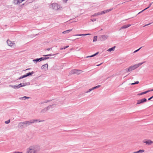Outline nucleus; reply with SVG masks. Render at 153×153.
I'll use <instances>...</instances> for the list:
<instances>
[{
  "instance_id": "obj_1",
  "label": "nucleus",
  "mask_w": 153,
  "mask_h": 153,
  "mask_svg": "<svg viewBox=\"0 0 153 153\" xmlns=\"http://www.w3.org/2000/svg\"><path fill=\"white\" fill-rule=\"evenodd\" d=\"M40 149V147L38 145L31 146L27 149L26 153H37Z\"/></svg>"
},
{
  "instance_id": "obj_2",
  "label": "nucleus",
  "mask_w": 153,
  "mask_h": 153,
  "mask_svg": "<svg viewBox=\"0 0 153 153\" xmlns=\"http://www.w3.org/2000/svg\"><path fill=\"white\" fill-rule=\"evenodd\" d=\"M144 62H143L141 63H140L137 64H136L134 65L130 66L128 68L125 69V71L126 72H131L139 67Z\"/></svg>"
},
{
  "instance_id": "obj_3",
  "label": "nucleus",
  "mask_w": 153,
  "mask_h": 153,
  "mask_svg": "<svg viewBox=\"0 0 153 153\" xmlns=\"http://www.w3.org/2000/svg\"><path fill=\"white\" fill-rule=\"evenodd\" d=\"M32 124L30 120L29 121H25L19 123L18 124V127L20 128H23L30 125Z\"/></svg>"
},
{
  "instance_id": "obj_4",
  "label": "nucleus",
  "mask_w": 153,
  "mask_h": 153,
  "mask_svg": "<svg viewBox=\"0 0 153 153\" xmlns=\"http://www.w3.org/2000/svg\"><path fill=\"white\" fill-rule=\"evenodd\" d=\"M82 72L83 71L82 70L75 69L72 70L71 71L70 74H76L78 75L79 74Z\"/></svg>"
},
{
  "instance_id": "obj_5",
  "label": "nucleus",
  "mask_w": 153,
  "mask_h": 153,
  "mask_svg": "<svg viewBox=\"0 0 153 153\" xmlns=\"http://www.w3.org/2000/svg\"><path fill=\"white\" fill-rule=\"evenodd\" d=\"M54 105H52L48 106L47 107L45 108L44 109H42L40 111V113H44L46 112L48 110L50 109L51 108H52V106H53Z\"/></svg>"
},
{
  "instance_id": "obj_6",
  "label": "nucleus",
  "mask_w": 153,
  "mask_h": 153,
  "mask_svg": "<svg viewBox=\"0 0 153 153\" xmlns=\"http://www.w3.org/2000/svg\"><path fill=\"white\" fill-rule=\"evenodd\" d=\"M143 142L148 145H150L153 144V141L150 139L147 140H144L143 141Z\"/></svg>"
},
{
  "instance_id": "obj_7",
  "label": "nucleus",
  "mask_w": 153,
  "mask_h": 153,
  "mask_svg": "<svg viewBox=\"0 0 153 153\" xmlns=\"http://www.w3.org/2000/svg\"><path fill=\"white\" fill-rule=\"evenodd\" d=\"M147 101L146 98H143L141 100H138L137 101V102L136 104V105H137L139 104H141L143 103L144 102H146Z\"/></svg>"
},
{
  "instance_id": "obj_8",
  "label": "nucleus",
  "mask_w": 153,
  "mask_h": 153,
  "mask_svg": "<svg viewBox=\"0 0 153 153\" xmlns=\"http://www.w3.org/2000/svg\"><path fill=\"white\" fill-rule=\"evenodd\" d=\"M108 37V36L105 35L100 36L99 37V39L101 41H104Z\"/></svg>"
},
{
  "instance_id": "obj_9",
  "label": "nucleus",
  "mask_w": 153,
  "mask_h": 153,
  "mask_svg": "<svg viewBox=\"0 0 153 153\" xmlns=\"http://www.w3.org/2000/svg\"><path fill=\"white\" fill-rule=\"evenodd\" d=\"M30 120L32 124L33 123L35 122H44V120H39L37 119L31 120Z\"/></svg>"
},
{
  "instance_id": "obj_10",
  "label": "nucleus",
  "mask_w": 153,
  "mask_h": 153,
  "mask_svg": "<svg viewBox=\"0 0 153 153\" xmlns=\"http://www.w3.org/2000/svg\"><path fill=\"white\" fill-rule=\"evenodd\" d=\"M44 58L43 57H41L39 58H37L36 59H33V61L34 62H36V63L37 62L39 61L40 62L42 60H44Z\"/></svg>"
},
{
  "instance_id": "obj_11",
  "label": "nucleus",
  "mask_w": 153,
  "mask_h": 153,
  "mask_svg": "<svg viewBox=\"0 0 153 153\" xmlns=\"http://www.w3.org/2000/svg\"><path fill=\"white\" fill-rule=\"evenodd\" d=\"M51 5L52 8L53 9L56 10L58 9V4L56 3L52 4Z\"/></svg>"
},
{
  "instance_id": "obj_12",
  "label": "nucleus",
  "mask_w": 153,
  "mask_h": 153,
  "mask_svg": "<svg viewBox=\"0 0 153 153\" xmlns=\"http://www.w3.org/2000/svg\"><path fill=\"white\" fill-rule=\"evenodd\" d=\"M113 8H110L109 9L106 10H105L104 11L101 12L100 13H101V15L102 14H105V13H108V12H109V11H111L112 10H113Z\"/></svg>"
},
{
  "instance_id": "obj_13",
  "label": "nucleus",
  "mask_w": 153,
  "mask_h": 153,
  "mask_svg": "<svg viewBox=\"0 0 153 153\" xmlns=\"http://www.w3.org/2000/svg\"><path fill=\"white\" fill-rule=\"evenodd\" d=\"M7 42L8 45L10 47H12L13 45H15L14 43L12 42L9 40L8 39L7 40Z\"/></svg>"
},
{
  "instance_id": "obj_14",
  "label": "nucleus",
  "mask_w": 153,
  "mask_h": 153,
  "mask_svg": "<svg viewBox=\"0 0 153 153\" xmlns=\"http://www.w3.org/2000/svg\"><path fill=\"white\" fill-rule=\"evenodd\" d=\"M42 69L46 70L48 69V64H45L42 65L41 67Z\"/></svg>"
},
{
  "instance_id": "obj_15",
  "label": "nucleus",
  "mask_w": 153,
  "mask_h": 153,
  "mask_svg": "<svg viewBox=\"0 0 153 153\" xmlns=\"http://www.w3.org/2000/svg\"><path fill=\"white\" fill-rule=\"evenodd\" d=\"M131 25L130 24L123 25L121 27L120 30H121V29H126L127 28H128V27H129Z\"/></svg>"
},
{
  "instance_id": "obj_16",
  "label": "nucleus",
  "mask_w": 153,
  "mask_h": 153,
  "mask_svg": "<svg viewBox=\"0 0 153 153\" xmlns=\"http://www.w3.org/2000/svg\"><path fill=\"white\" fill-rule=\"evenodd\" d=\"M30 97H27L26 96H24L23 97H20L19 98V100H25L27 99L30 98Z\"/></svg>"
},
{
  "instance_id": "obj_17",
  "label": "nucleus",
  "mask_w": 153,
  "mask_h": 153,
  "mask_svg": "<svg viewBox=\"0 0 153 153\" xmlns=\"http://www.w3.org/2000/svg\"><path fill=\"white\" fill-rule=\"evenodd\" d=\"M101 15L100 12H99L97 13H95L93 15L91 16V17H95L97 16Z\"/></svg>"
},
{
  "instance_id": "obj_18",
  "label": "nucleus",
  "mask_w": 153,
  "mask_h": 153,
  "mask_svg": "<svg viewBox=\"0 0 153 153\" xmlns=\"http://www.w3.org/2000/svg\"><path fill=\"white\" fill-rule=\"evenodd\" d=\"M27 74H25V75H23V76H21V77H19L18 79H17V80H20L21 79H23V78H25V77H27Z\"/></svg>"
},
{
  "instance_id": "obj_19",
  "label": "nucleus",
  "mask_w": 153,
  "mask_h": 153,
  "mask_svg": "<svg viewBox=\"0 0 153 153\" xmlns=\"http://www.w3.org/2000/svg\"><path fill=\"white\" fill-rule=\"evenodd\" d=\"M144 152V150H141L140 149L139 151L137 152H133L134 153H142Z\"/></svg>"
},
{
  "instance_id": "obj_20",
  "label": "nucleus",
  "mask_w": 153,
  "mask_h": 153,
  "mask_svg": "<svg viewBox=\"0 0 153 153\" xmlns=\"http://www.w3.org/2000/svg\"><path fill=\"white\" fill-rule=\"evenodd\" d=\"M115 46H114L111 48H109L107 50V51L110 52H111L112 51H114L115 49Z\"/></svg>"
},
{
  "instance_id": "obj_21",
  "label": "nucleus",
  "mask_w": 153,
  "mask_h": 153,
  "mask_svg": "<svg viewBox=\"0 0 153 153\" xmlns=\"http://www.w3.org/2000/svg\"><path fill=\"white\" fill-rule=\"evenodd\" d=\"M58 54V53L53 54H47V55H44L43 56H53L56 55Z\"/></svg>"
},
{
  "instance_id": "obj_22",
  "label": "nucleus",
  "mask_w": 153,
  "mask_h": 153,
  "mask_svg": "<svg viewBox=\"0 0 153 153\" xmlns=\"http://www.w3.org/2000/svg\"><path fill=\"white\" fill-rule=\"evenodd\" d=\"M99 53V52H97L96 53L94 54L93 55H92L91 56H87L86 57V58H89V57H93V56H96V55H97Z\"/></svg>"
},
{
  "instance_id": "obj_23",
  "label": "nucleus",
  "mask_w": 153,
  "mask_h": 153,
  "mask_svg": "<svg viewBox=\"0 0 153 153\" xmlns=\"http://www.w3.org/2000/svg\"><path fill=\"white\" fill-rule=\"evenodd\" d=\"M72 30V29L68 30H67L63 31L62 33L64 34L68 33L69 32L71 31Z\"/></svg>"
},
{
  "instance_id": "obj_24",
  "label": "nucleus",
  "mask_w": 153,
  "mask_h": 153,
  "mask_svg": "<svg viewBox=\"0 0 153 153\" xmlns=\"http://www.w3.org/2000/svg\"><path fill=\"white\" fill-rule=\"evenodd\" d=\"M9 86L10 87H11L12 88H14L15 89H17L18 88L17 85H10Z\"/></svg>"
},
{
  "instance_id": "obj_25",
  "label": "nucleus",
  "mask_w": 153,
  "mask_h": 153,
  "mask_svg": "<svg viewBox=\"0 0 153 153\" xmlns=\"http://www.w3.org/2000/svg\"><path fill=\"white\" fill-rule=\"evenodd\" d=\"M13 2L15 4H18L20 3L19 0H14Z\"/></svg>"
},
{
  "instance_id": "obj_26",
  "label": "nucleus",
  "mask_w": 153,
  "mask_h": 153,
  "mask_svg": "<svg viewBox=\"0 0 153 153\" xmlns=\"http://www.w3.org/2000/svg\"><path fill=\"white\" fill-rule=\"evenodd\" d=\"M34 73V71H32L31 72H29L27 74V76H30L32 74H33Z\"/></svg>"
},
{
  "instance_id": "obj_27",
  "label": "nucleus",
  "mask_w": 153,
  "mask_h": 153,
  "mask_svg": "<svg viewBox=\"0 0 153 153\" xmlns=\"http://www.w3.org/2000/svg\"><path fill=\"white\" fill-rule=\"evenodd\" d=\"M97 36H95L94 37V39L93 41V42H95L97 41Z\"/></svg>"
},
{
  "instance_id": "obj_28",
  "label": "nucleus",
  "mask_w": 153,
  "mask_h": 153,
  "mask_svg": "<svg viewBox=\"0 0 153 153\" xmlns=\"http://www.w3.org/2000/svg\"><path fill=\"white\" fill-rule=\"evenodd\" d=\"M153 3V2L150 3V4H149V6L147 7L146 8H145L144 10H143V11H144V10H146L149 8L151 6V5H152V4Z\"/></svg>"
},
{
  "instance_id": "obj_29",
  "label": "nucleus",
  "mask_w": 153,
  "mask_h": 153,
  "mask_svg": "<svg viewBox=\"0 0 153 153\" xmlns=\"http://www.w3.org/2000/svg\"><path fill=\"white\" fill-rule=\"evenodd\" d=\"M10 122V120H7V121H5V123H6V124H8Z\"/></svg>"
},
{
  "instance_id": "obj_30",
  "label": "nucleus",
  "mask_w": 153,
  "mask_h": 153,
  "mask_svg": "<svg viewBox=\"0 0 153 153\" xmlns=\"http://www.w3.org/2000/svg\"><path fill=\"white\" fill-rule=\"evenodd\" d=\"M142 47H140V48H139L138 49L135 50V51H134V53H135L137 52Z\"/></svg>"
},
{
  "instance_id": "obj_31",
  "label": "nucleus",
  "mask_w": 153,
  "mask_h": 153,
  "mask_svg": "<svg viewBox=\"0 0 153 153\" xmlns=\"http://www.w3.org/2000/svg\"><path fill=\"white\" fill-rule=\"evenodd\" d=\"M22 84V87L25 86L27 85V83L26 82L25 83H23Z\"/></svg>"
},
{
  "instance_id": "obj_32",
  "label": "nucleus",
  "mask_w": 153,
  "mask_h": 153,
  "mask_svg": "<svg viewBox=\"0 0 153 153\" xmlns=\"http://www.w3.org/2000/svg\"><path fill=\"white\" fill-rule=\"evenodd\" d=\"M22 83H20V84H19L18 85H17L18 86V88L20 87H22Z\"/></svg>"
},
{
  "instance_id": "obj_33",
  "label": "nucleus",
  "mask_w": 153,
  "mask_h": 153,
  "mask_svg": "<svg viewBox=\"0 0 153 153\" xmlns=\"http://www.w3.org/2000/svg\"><path fill=\"white\" fill-rule=\"evenodd\" d=\"M92 88H90V89L88 91H86L85 93H88V92H90L91 91H92Z\"/></svg>"
},
{
  "instance_id": "obj_34",
  "label": "nucleus",
  "mask_w": 153,
  "mask_h": 153,
  "mask_svg": "<svg viewBox=\"0 0 153 153\" xmlns=\"http://www.w3.org/2000/svg\"><path fill=\"white\" fill-rule=\"evenodd\" d=\"M149 91H150L148 90V91H146L144 92H143V94H146V93L149 92Z\"/></svg>"
},
{
  "instance_id": "obj_35",
  "label": "nucleus",
  "mask_w": 153,
  "mask_h": 153,
  "mask_svg": "<svg viewBox=\"0 0 153 153\" xmlns=\"http://www.w3.org/2000/svg\"><path fill=\"white\" fill-rule=\"evenodd\" d=\"M44 60H45L47 59H48L50 58V57H44Z\"/></svg>"
},
{
  "instance_id": "obj_36",
  "label": "nucleus",
  "mask_w": 153,
  "mask_h": 153,
  "mask_svg": "<svg viewBox=\"0 0 153 153\" xmlns=\"http://www.w3.org/2000/svg\"><path fill=\"white\" fill-rule=\"evenodd\" d=\"M143 92H142V93H140L138 94H137V95L140 96V95H143Z\"/></svg>"
},
{
  "instance_id": "obj_37",
  "label": "nucleus",
  "mask_w": 153,
  "mask_h": 153,
  "mask_svg": "<svg viewBox=\"0 0 153 153\" xmlns=\"http://www.w3.org/2000/svg\"><path fill=\"white\" fill-rule=\"evenodd\" d=\"M52 49V48H48L46 50H45V51H50V50H51Z\"/></svg>"
},
{
  "instance_id": "obj_38",
  "label": "nucleus",
  "mask_w": 153,
  "mask_h": 153,
  "mask_svg": "<svg viewBox=\"0 0 153 153\" xmlns=\"http://www.w3.org/2000/svg\"><path fill=\"white\" fill-rule=\"evenodd\" d=\"M91 20L92 22H94L96 20V19H91Z\"/></svg>"
},
{
  "instance_id": "obj_39",
  "label": "nucleus",
  "mask_w": 153,
  "mask_h": 153,
  "mask_svg": "<svg viewBox=\"0 0 153 153\" xmlns=\"http://www.w3.org/2000/svg\"><path fill=\"white\" fill-rule=\"evenodd\" d=\"M85 34H79L78 35L79 36H85Z\"/></svg>"
},
{
  "instance_id": "obj_40",
  "label": "nucleus",
  "mask_w": 153,
  "mask_h": 153,
  "mask_svg": "<svg viewBox=\"0 0 153 153\" xmlns=\"http://www.w3.org/2000/svg\"><path fill=\"white\" fill-rule=\"evenodd\" d=\"M153 98V96H152V97H150L149 99H148V100H151V99H152Z\"/></svg>"
},
{
  "instance_id": "obj_41",
  "label": "nucleus",
  "mask_w": 153,
  "mask_h": 153,
  "mask_svg": "<svg viewBox=\"0 0 153 153\" xmlns=\"http://www.w3.org/2000/svg\"><path fill=\"white\" fill-rule=\"evenodd\" d=\"M50 101H51L50 100H47V101H46L44 102V103H47L48 102H50Z\"/></svg>"
},
{
  "instance_id": "obj_42",
  "label": "nucleus",
  "mask_w": 153,
  "mask_h": 153,
  "mask_svg": "<svg viewBox=\"0 0 153 153\" xmlns=\"http://www.w3.org/2000/svg\"><path fill=\"white\" fill-rule=\"evenodd\" d=\"M69 47V46L68 45L67 46H65V47L63 48V49H65L67 48H68Z\"/></svg>"
},
{
  "instance_id": "obj_43",
  "label": "nucleus",
  "mask_w": 153,
  "mask_h": 153,
  "mask_svg": "<svg viewBox=\"0 0 153 153\" xmlns=\"http://www.w3.org/2000/svg\"><path fill=\"white\" fill-rule=\"evenodd\" d=\"M101 86L100 85H98L97 86H95L96 88H98L100 87Z\"/></svg>"
},
{
  "instance_id": "obj_44",
  "label": "nucleus",
  "mask_w": 153,
  "mask_h": 153,
  "mask_svg": "<svg viewBox=\"0 0 153 153\" xmlns=\"http://www.w3.org/2000/svg\"><path fill=\"white\" fill-rule=\"evenodd\" d=\"M19 1L20 3H22V1H24V0H19Z\"/></svg>"
},
{
  "instance_id": "obj_45",
  "label": "nucleus",
  "mask_w": 153,
  "mask_h": 153,
  "mask_svg": "<svg viewBox=\"0 0 153 153\" xmlns=\"http://www.w3.org/2000/svg\"><path fill=\"white\" fill-rule=\"evenodd\" d=\"M63 1L65 3H66L68 0H63Z\"/></svg>"
},
{
  "instance_id": "obj_46",
  "label": "nucleus",
  "mask_w": 153,
  "mask_h": 153,
  "mask_svg": "<svg viewBox=\"0 0 153 153\" xmlns=\"http://www.w3.org/2000/svg\"><path fill=\"white\" fill-rule=\"evenodd\" d=\"M139 83V81H136V82H135V84H138Z\"/></svg>"
},
{
  "instance_id": "obj_47",
  "label": "nucleus",
  "mask_w": 153,
  "mask_h": 153,
  "mask_svg": "<svg viewBox=\"0 0 153 153\" xmlns=\"http://www.w3.org/2000/svg\"><path fill=\"white\" fill-rule=\"evenodd\" d=\"M96 87H95H95H93V88H92V90H94V89H96Z\"/></svg>"
},
{
  "instance_id": "obj_48",
  "label": "nucleus",
  "mask_w": 153,
  "mask_h": 153,
  "mask_svg": "<svg viewBox=\"0 0 153 153\" xmlns=\"http://www.w3.org/2000/svg\"><path fill=\"white\" fill-rule=\"evenodd\" d=\"M151 24V23H149V24H147L146 25H145L144 26V27H145V26H148V25H150Z\"/></svg>"
},
{
  "instance_id": "obj_49",
  "label": "nucleus",
  "mask_w": 153,
  "mask_h": 153,
  "mask_svg": "<svg viewBox=\"0 0 153 153\" xmlns=\"http://www.w3.org/2000/svg\"><path fill=\"white\" fill-rule=\"evenodd\" d=\"M131 85H134L135 84H135V82L134 83H131L130 84Z\"/></svg>"
},
{
  "instance_id": "obj_50",
  "label": "nucleus",
  "mask_w": 153,
  "mask_h": 153,
  "mask_svg": "<svg viewBox=\"0 0 153 153\" xmlns=\"http://www.w3.org/2000/svg\"><path fill=\"white\" fill-rule=\"evenodd\" d=\"M85 36H86V35H90V33H88V34H85Z\"/></svg>"
},
{
  "instance_id": "obj_51",
  "label": "nucleus",
  "mask_w": 153,
  "mask_h": 153,
  "mask_svg": "<svg viewBox=\"0 0 153 153\" xmlns=\"http://www.w3.org/2000/svg\"><path fill=\"white\" fill-rule=\"evenodd\" d=\"M74 36H79L78 34L74 35Z\"/></svg>"
},
{
  "instance_id": "obj_52",
  "label": "nucleus",
  "mask_w": 153,
  "mask_h": 153,
  "mask_svg": "<svg viewBox=\"0 0 153 153\" xmlns=\"http://www.w3.org/2000/svg\"><path fill=\"white\" fill-rule=\"evenodd\" d=\"M44 102H41V103H40V104H42L43 103H44Z\"/></svg>"
},
{
  "instance_id": "obj_53",
  "label": "nucleus",
  "mask_w": 153,
  "mask_h": 153,
  "mask_svg": "<svg viewBox=\"0 0 153 153\" xmlns=\"http://www.w3.org/2000/svg\"><path fill=\"white\" fill-rule=\"evenodd\" d=\"M143 11L142 10L141 11V12H139L138 14H140V13H141Z\"/></svg>"
},
{
  "instance_id": "obj_54",
  "label": "nucleus",
  "mask_w": 153,
  "mask_h": 153,
  "mask_svg": "<svg viewBox=\"0 0 153 153\" xmlns=\"http://www.w3.org/2000/svg\"><path fill=\"white\" fill-rule=\"evenodd\" d=\"M30 69V68H29L26 69L25 70H29Z\"/></svg>"
},
{
  "instance_id": "obj_55",
  "label": "nucleus",
  "mask_w": 153,
  "mask_h": 153,
  "mask_svg": "<svg viewBox=\"0 0 153 153\" xmlns=\"http://www.w3.org/2000/svg\"><path fill=\"white\" fill-rule=\"evenodd\" d=\"M150 91H153V89H152L151 90H149Z\"/></svg>"
},
{
  "instance_id": "obj_56",
  "label": "nucleus",
  "mask_w": 153,
  "mask_h": 153,
  "mask_svg": "<svg viewBox=\"0 0 153 153\" xmlns=\"http://www.w3.org/2000/svg\"><path fill=\"white\" fill-rule=\"evenodd\" d=\"M63 49H63V48H60V50H63Z\"/></svg>"
},
{
  "instance_id": "obj_57",
  "label": "nucleus",
  "mask_w": 153,
  "mask_h": 153,
  "mask_svg": "<svg viewBox=\"0 0 153 153\" xmlns=\"http://www.w3.org/2000/svg\"><path fill=\"white\" fill-rule=\"evenodd\" d=\"M101 64H99V65H97V66H100V65H101Z\"/></svg>"
},
{
  "instance_id": "obj_58",
  "label": "nucleus",
  "mask_w": 153,
  "mask_h": 153,
  "mask_svg": "<svg viewBox=\"0 0 153 153\" xmlns=\"http://www.w3.org/2000/svg\"><path fill=\"white\" fill-rule=\"evenodd\" d=\"M75 39H74V40H73H73H75Z\"/></svg>"
},
{
  "instance_id": "obj_59",
  "label": "nucleus",
  "mask_w": 153,
  "mask_h": 153,
  "mask_svg": "<svg viewBox=\"0 0 153 153\" xmlns=\"http://www.w3.org/2000/svg\"><path fill=\"white\" fill-rule=\"evenodd\" d=\"M68 40H71L70 39H68Z\"/></svg>"
}]
</instances>
